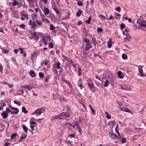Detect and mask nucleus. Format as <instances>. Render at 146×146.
Returning <instances> with one entry per match:
<instances>
[{"label": "nucleus", "mask_w": 146, "mask_h": 146, "mask_svg": "<svg viewBox=\"0 0 146 146\" xmlns=\"http://www.w3.org/2000/svg\"><path fill=\"white\" fill-rule=\"evenodd\" d=\"M87 84L90 89L93 92H94L95 91V87L94 86V84L93 83L91 84L89 82H88Z\"/></svg>", "instance_id": "obj_7"}, {"label": "nucleus", "mask_w": 146, "mask_h": 146, "mask_svg": "<svg viewBox=\"0 0 146 146\" xmlns=\"http://www.w3.org/2000/svg\"><path fill=\"white\" fill-rule=\"evenodd\" d=\"M84 41L85 42V43L87 42V43L88 42H90L89 41V40L87 38H84Z\"/></svg>", "instance_id": "obj_57"}, {"label": "nucleus", "mask_w": 146, "mask_h": 146, "mask_svg": "<svg viewBox=\"0 0 146 146\" xmlns=\"http://www.w3.org/2000/svg\"><path fill=\"white\" fill-rule=\"evenodd\" d=\"M30 127H31V128L33 130H35L34 128L35 127V125H30Z\"/></svg>", "instance_id": "obj_55"}, {"label": "nucleus", "mask_w": 146, "mask_h": 146, "mask_svg": "<svg viewBox=\"0 0 146 146\" xmlns=\"http://www.w3.org/2000/svg\"><path fill=\"white\" fill-rule=\"evenodd\" d=\"M36 22L37 23V24L40 27L42 25V23L41 22L39 21H36Z\"/></svg>", "instance_id": "obj_38"}, {"label": "nucleus", "mask_w": 146, "mask_h": 146, "mask_svg": "<svg viewBox=\"0 0 146 146\" xmlns=\"http://www.w3.org/2000/svg\"><path fill=\"white\" fill-rule=\"evenodd\" d=\"M122 57L123 59H126L127 58V56L125 54H122Z\"/></svg>", "instance_id": "obj_36"}, {"label": "nucleus", "mask_w": 146, "mask_h": 146, "mask_svg": "<svg viewBox=\"0 0 146 146\" xmlns=\"http://www.w3.org/2000/svg\"><path fill=\"white\" fill-rule=\"evenodd\" d=\"M49 47L50 48H52L53 47V45L51 42H50L49 43Z\"/></svg>", "instance_id": "obj_50"}, {"label": "nucleus", "mask_w": 146, "mask_h": 146, "mask_svg": "<svg viewBox=\"0 0 146 146\" xmlns=\"http://www.w3.org/2000/svg\"><path fill=\"white\" fill-rule=\"evenodd\" d=\"M59 119L58 115H55V116H54L52 118V119H51V120H54L57 119Z\"/></svg>", "instance_id": "obj_30"}, {"label": "nucleus", "mask_w": 146, "mask_h": 146, "mask_svg": "<svg viewBox=\"0 0 146 146\" xmlns=\"http://www.w3.org/2000/svg\"><path fill=\"white\" fill-rule=\"evenodd\" d=\"M32 17L33 19H35L36 18V15L35 14H33L32 15Z\"/></svg>", "instance_id": "obj_52"}, {"label": "nucleus", "mask_w": 146, "mask_h": 146, "mask_svg": "<svg viewBox=\"0 0 146 146\" xmlns=\"http://www.w3.org/2000/svg\"><path fill=\"white\" fill-rule=\"evenodd\" d=\"M44 13L45 15H48L49 13V10L47 7H45L44 8Z\"/></svg>", "instance_id": "obj_14"}, {"label": "nucleus", "mask_w": 146, "mask_h": 146, "mask_svg": "<svg viewBox=\"0 0 146 146\" xmlns=\"http://www.w3.org/2000/svg\"><path fill=\"white\" fill-rule=\"evenodd\" d=\"M13 102L15 104L18 105L19 106H20L21 105V103L20 102H18L15 101H14Z\"/></svg>", "instance_id": "obj_47"}, {"label": "nucleus", "mask_w": 146, "mask_h": 146, "mask_svg": "<svg viewBox=\"0 0 146 146\" xmlns=\"http://www.w3.org/2000/svg\"><path fill=\"white\" fill-rule=\"evenodd\" d=\"M30 125H35L36 124V123L34 121H30Z\"/></svg>", "instance_id": "obj_61"}, {"label": "nucleus", "mask_w": 146, "mask_h": 146, "mask_svg": "<svg viewBox=\"0 0 146 146\" xmlns=\"http://www.w3.org/2000/svg\"><path fill=\"white\" fill-rule=\"evenodd\" d=\"M61 79L62 80L63 82L66 83H67L68 82L67 80H65L64 78L63 77L61 78Z\"/></svg>", "instance_id": "obj_60"}, {"label": "nucleus", "mask_w": 146, "mask_h": 146, "mask_svg": "<svg viewBox=\"0 0 146 146\" xmlns=\"http://www.w3.org/2000/svg\"><path fill=\"white\" fill-rule=\"evenodd\" d=\"M131 38V37L130 34L129 33H126L124 39V42H127V41H130Z\"/></svg>", "instance_id": "obj_5"}, {"label": "nucleus", "mask_w": 146, "mask_h": 146, "mask_svg": "<svg viewBox=\"0 0 146 146\" xmlns=\"http://www.w3.org/2000/svg\"><path fill=\"white\" fill-rule=\"evenodd\" d=\"M32 36L34 38V39L36 41H37L39 39L38 35L36 34V32L35 31L32 34Z\"/></svg>", "instance_id": "obj_9"}, {"label": "nucleus", "mask_w": 146, "mask_h": 146, "mask_svg": "<svg viewBox=\"0 0 146 146\" xmlns=\"http://www.w3.org/2000/svg\"><path fill=\"white\" fill-rule=\"evenodd\" d=\"M70 63L72 66H73L74 67H76L75 65L74 64V62L72 60H70Z\"/></svg>", "instance_id": "obj_41"}, {"label": "nucleus", "mask_w": 146, "mask_h": 146, "mask_svg": "<svg viewBox=\"0 0 146 146\" xmlns=\"http://www.w3.org/2000/svg\"><path fill=\"white\" fill-rule=\"evenodd\" d=\"M30 75L32 77H35L36 76V74L35 73V72L33 70H31L29 73Z\"/></svg>", "instance_id": "obj_16"}, {"label": "nucleus", "mask_w": 146, "mask_h": 146, "mask_svg": "<svg viewBox=\"0 0 146 146\" xmlns=\"http://www.w3.org/2000/svg\"><path fill=\"white\" fill-rule=\"evenodd\" d=\"M39 76L41 78H42L44 76V74L43 73L40 72L39 74Z\"/></svg>", "instance_id": "obj_46"}, {"label": "nucleus", "mask_w": 146, "mask_h": 146, "mask_svg": "<svg viewBox=\"0 0 146 146\" xmlns=\"http://www.w3.org/2000/svg\"><path fill=\"white\" fill-rule=\"evenodd\" d=\"M19 112V111H11V114H16L18 113Z\"/></svg>", "instance_id": "obj_45"}, {"label": "nucleus", "mask_w": 146, "mask_h": 146, "mask_svg": "<svg viewBox=\"0 0 146 146\" xmlns=\"http://www.w3.org/2000/svg\"><path fill=\"white\" fill-rule=\"evenodd\" d=\"M1 115L3 118L4 119L6 118L8 115V113L5 111H3Z\"/></svg>", "instance_id": "obj_11"}, {"label": "nucleus", "mask_w": 146, "mask_h": 146, "mask_svg": "<svg viewBox=\"0 0 146 146\" xmlns=\"http://www.w3.org/2000/svg\"><path fill=\"white\" fill-rule=\"evenodd\" d=\"M23 49H24L23 48H19L18 49V51H20V53L21 54H23Z\"/></svg>", "instance_id": "obj_44"}, {"label": "nucleus", "mask_w": 146, "mask_h": 146, "mask_svg": "<svg viewBox=\"0 0 146 146\" xmlns=\"http://www.w3.org/2000/svg\"><path fill=\"white\" fill-rule=\"evenodd\" d=\"M53 10L56 13V14L57 15L59 14L60 13V12L58 10V9L56 8V6H54L53 8Z\"/></svg>", "instance_id": "obj_21"}, {"label": "nucleus", "mask_w": 146, "mask_h": 146, "mask_svg": "<svg viewBox=\"0 0 146 146\" xmlns=\"http://www.w3.org/2000/svg\"><path fill=\"white\" fill-rule=\"evenodd\" d=\"M45 110L44 109L42 108L37 109L35 111L32 113L31 115H34L35 114H36V116L40 115L42 113L44 112Z\"/></svg>", "instance_id": "obj_1"}, {"label": "nucleus", "mask_w": 146, "mask_h": 146, "mask_svg": "<svg viewBox=\"0 0 146 146\" xmlns=\"http://www.w3.org/2000/svg\"><path fill=\"white\" fill-rule=\"evenodd\" d=\"M21 135V136L20 137L21 139L19 140L20 141H21L23 139H25L27 137L26 135L25 134H22Z\"/></svg>", "instance_id": "obj_20"}, {"label": "nucleus", "mask_w": 146, "mask_h": 146, "mask_svg": "<svg viewBox=\"0 0 146 146\" xmlns=\"http://www.w3.org/2000/svg\"><path fill=\"white\" fill-rule=\"evenodd\" d=\"M108 47L109 48H110L112 46V41L111 40H109L108 43Z\"/></svg>", "instance_id": "obj_24"}, {"label": "nucleus", "mask_w": 146, "mask_h": 146, "mask_svg": "<svg viewBox=\"0 0 146 146\" xmlns=\"http://www.w3.org/2000/svg\"><path fill=\"white\" fill-rule=\"evenodd\" d=\"M17 135V133H14L11 136V139H13L14 137H15Z\"/></svg>", "instance_id": "obj_43"}, {"label": "nucleus", "mask_w": 146, "mask_h": 146, "mask_svg": "<svg viewBox=\"0 0 146 146\" xmlns=\"http://www.w3.org/2000/svg\"><path fill=\"white\" fill-rule=\"evenodd\" d=\"M22 111L25 113H28V111L26 110V109L25 107H22Z\"/></svg>", "instance_id": "obj_29"}, {"label": "nucleus", "mask_w": 146, "mask_h": 146, "mask_svg": "<svg viewBox=\"0 0 146 146\" xmlns=\"http://www.w3.org/2000/svg\"><path fill=\"white\" fill-rule=\"evenodd\" d=\"M109 134L112 138L113 139H115L117 137V136L115 134L113 133L112 132H109Z\"/></svg>", "instance_id": "obj_15"}, {"label": "nucleus", "mask_w": 146, "mask_h": 146, "mask_svg": "<svg viewBox=\"0 0 146 146\" xmlns=\"http://www.w3.org/2000/svg\"><path fill=\"white\" fill-rule=\"evenodd\" d=\"M22 127L23 129V130H24L26 133V134L27 133V131H28V129L27 128L26 125L23 124L22 125Z\"/></svg>", "instance_id": "obj_18"}, {"label": "nucleus", "mask_w": 146, "mask_h": 146, "mask_svg": "<svg viewBox=\"0 0 146 146\" xmlns=\"http://www.w3.org/2000/svg\"><path fill=\"white\" fill-rule=\"evenodd\" d=\"M36 22H33L32 23L31 20H30L29 21V25L31 26V29H34L37 27V25L36 24Z\"/></svg>", "instance_id": "obj_4"}, {"label": "nucleus", "mask_w": 146, "mask_h": 146, "mask_svg": "<svg viewBox=\"0 0 146 146\" xmlns=\"http://www.w3.org/2000/svg\"><path fill=\"white\" fill-rule=\"evenodd\" d=\"M78 5L79 6H82L83 3L82 2H78Z\"/></svg>", "instance_id": "obj_54"}, {"label": "nucleus", "mask_w": 146, "mask_h": 146, "mask_svg": "<svg viewBox=\"0 0 146 146\" xmlns=\"http://www.w3.org/2000/svg\"><path fill=\"white\" fill-rule=\"evenodd\" d=\"M122 74V72L120 71H119L118 72V75L119 78H123L122 76L121 75Z\"/></svg>", "instance_id": "obj_28"}, {"label": "nucleus", "mask_w": 146, "mask_h": 146, "mask_svg": "<svg viewBox=\"0 0 146 146\" xmlns=\"http://www.w3.org/2000/svg\"><path fill=\"white\" fill-rule=\"evenodd\" d=\"M115 10L117 12H119L121 10V9L120 7H117L116 8Z\"/></svg>", "instance_id": "obj_49"}, {"label": "nucleus", "mask_w": 146, "mask_h": 146, "mask_svg": "<svg viewBox=\"0 0 146 146\" xmlns=\"http://www.w3.org/2000/svg\"><path fill=\"white\" fill-rule=\"evenodd\" d=\"M138 71L139 73L138 74V75L141 77H144L145 76V75L143 74V70L141 68L139 67L138 68Z\"/></svg>", "instance_id": "obj_8"}, {"label": "nucleus", "mask_w": 146, "mask_h": 146, "mask_svg": "<svg viewBox=\"0 0 146 146\" xmlns=\"http://www.w3.org/2000/svg\"><path fill=\"white\" fill-rule=\"evenodd\" d=\"M92 42L93 44L96 46V44H97V42L96 41V38L94 37H92Z\"/></svg>", "instance_id": "obj_19"}, {"label": "nucleus", "mask_w": 146, "mask_h": 146, "mask_svg": "<svg viewBox=\"0 0 146 146\" xmlns=\"http://www.w3.org/2000/svg\"><path fill=\"white\" fill-rule=\"evenodd\" d=\"M108 80V81L109 82V83L110 84H112L113 83V79L111 78H109Z\"/></svg>", "instance_id": "obj_35"}, {"label": "nucleus", "mask_w": 146, "mask_h": 146, "mask_svg": "<svg viewBox=\"0 0 146 146\" xmlns=\"http://www.w3.org/2000/svg\"><path fill=\"white\" fill-rule=\"evenodd\" d=\"M6 112L8 113H10L11 112V111L8 108H7L6 109Z\"/></svg>", "instance_id": "obj_48"}, {"label": "nucleus", "mask_w": 146, "mask_h": 146, "mask_svg": "<svg viewBox=\"0 0 146 146\" xmlns=\"http://www.w3.org/2000/svg\"><path fill=\"white\" fill-rule=\"evenodd\" d=\"M103 29L102 28H98L97 29V32L98 33H101L102 32Z\"/></svg>", "instance_id": "obj_42"}, {"label": "nucleus", "mask_w": 146, "mask_h": 146, "mask_svg": "<svg viewBox=\"0 0 146 146\" xmlns=\"http://www.w3.org/2000/svg\"><path fill=\"white\" fill-rule=\"evenodd\" d=\"M60 64L59 62H58L56 64L57 68L58 69H59L60 68Z\"/></svg>", "instance_id": "obj_40"}, {"label": "nucleus", "mask_w": 146, "mask_h": 146, "mask_svg": "<svg viewBox=\"0 0 146 146\" xmlns=\"http://www.w3.org/2000/svg\"><path fill=\"white\" fill-rule=\"evenodd\" d=\"M42 21L43 22H46L47 23H48L49 22H50L49 21L48 19H44L43 18H42Z\"/></svg>", "instance_id": "obj_32"}, {"label": "nucleus", "mask_w": 146, "mask_h": 146, "mask_svg": "<svg viewBox=\"0 0 146 146\" xmlns=\"http://www.w3.org/2000/svg\"><path fill=\"white\" fill-rule=\"evenodd\" d=\"M59 119H62L66 117H69L70 116L69 114H66L65 113L63 112L60 113L58 115Z\"/></svg>", "instance_id": "obj_3"}, {"label": "nucleus", "mask_w": 146, "mask_h": 146, "mask_svg": "<svg viewBox=\"0 0 146 146\" xmlns=\"http://www.w3.org/2000/svg\"><path fill=\"white\" fill-rule=\"evenodd\" d=\"M14 2L12 3V5L13 6H15L16 5H21V4L19 3L18 2H17L16 0H13Z\"/></svg>", "instance_id": "obj_17"}, {"label": "nucleus", "mask_w": 146, "mask_h": 146, "mask_svg": "<svg viewBox=\"0 0 146 146\" xmlns=\"http://www.w3.org/2000/svg\"><path fill=\"white\" fill-rule=\"evenodd\" d=\"M125 112L132 113L131 111L128 109H125Z\"/></svg>", "instance_id": "obj_59"}, {"label": "nucleus", "mask_w": 146, "mask_h": 146, "mask_svg": "<svg viewBox=\"0 0 146 146\" xmlns=\"http://www.w3.org/2000/svg\"><path fill=\"white\" fill-rule=\"evenodd\" d=\"M9 106L10 108L13 110H15L16 111H19L18 109L16 108L13 107L11 105H10Z\"/></svg>", "instance_id": "obj_26"}, {"label": "nucleus", "mask_w": 146, "mask_h": 146, "mask_svg": "<svg viewBox=\"0 0 146 146\" xmlns=\"http://www.w3.org/2000/svg\"><path fill=\"white\" fill-rule=\"evenodd\" d=\"M82 13V11L81 10L78 11L76 13V16L77 17H80Z\"/></svg>", "instance_id": "obj_23"}, {"label": "nucleus", "mask_w": 146, "mask_h": 146, "mask_svg": "<svg viewBox=\"0 0 146 146\" xmlns=\"http://www.w3.org/2000/svg\"><path fill=\"white\" fill-rule=\"evenodd\" d=\"M91 19L92 17H89L88 18V20H87L86 21V23L88 24H90Z\"/></svg>", "instance_id": "obj_31"}, {"label": "nucleus", "mask_w": 146, "mask_h": 146, "mask_svg": "<svg viewBox=\"0 0 146 146\" xmlns=\"http://www.w3.org/2000/svg\"><path fill=\"white\" fill-rule=\"evenodd\" d=\"M125 27V25L123 23H122L121 24L120 27L122 29H123Z\"/></svg>", "instance_id": "obj_51"}, {"label": "nucleus", "mask_w": 146, "mask_h": 146, "mask_svg": "<svg viewBox=\"0 0 146 146\" xmlns=\"http://www.w3.org/2000/svg\"><path fill=\"white\" fill-rule=\"evenodd\" d=\"M126 140V139L125 138H123L122 140L121 141V142L122 143H124L125 142Z\"/></svg>", "instance_id": "obj_62"}, {"label": "nucleus", "mask_w": 146, "mask_h": 146, "mask_svg": "<svg viewBox=\"0 0 146 146\" xmlns=\"http://www.w3.org/2000/svg\"><path fill=\"white\" fill-rule=\"evenodd\" d=\"M125 109L126 108H120L121 110L124 111H125Z\"/></svg>", "instance_id": "obj_63"}, {"label": "nucleus", "mask_w": 146, "mask_h": 146, "mask_svg": "<svg viewBox=\"0 0 146 146\" xmlns=\"http://www.w3.org/2000/svg\"><path fill=\"white\" fill-rule=\"evenodd\" d=\"M21 88H25L27 89L30 90L31 89L33 88L30 86L29 85H22L21 86Z\"/></svg>", "instance_id": "obj_12"}, {"label": "nucleus", "mask_w": 146, "mask_h": 146, "mask_svg": "<svg viewBox=\"0 0 146 146\" xmlns=\"http://www.w3.org/2000/svg\"><path fill=\"white\" fill-rule=\"evenodd\" d=\"M106 117L107 119H110L111 118L110 115L108 113H107V114Z\"/></svg>", "instance_id": "obj_58"}, {"label": "nucleus", "mask_w": 146, "mask_h": 146, "mask_svg": "<svg viewBox=\"0 0 146 146\" xmlns=\"http://www.w3.org/2000/svg\"><path fill=\"white\" fill-rule=\"evenodd\" d=\"M99 17L101 19L105 20L106 19V17L104 15H99Z\"/></svg>", "instance_id": "obj_27"}, {"label": "nucleus", "mask_w": 146, "mask_h": 146, "mask_svg": "<svg viewBox=\"0 0 146 146\" xmlns=\"http://www.w3.org/2000/svg\"><path fill=\"white\" fill-rule=\"evenodd\" d=\"M120 86L121 87V89L123 90H130V88L125 85H120Z\"/></svg>", "instance_id": "obj_10"}, {"label": "nucleus", "mask_w": 146, "mask_h": 146, "mask_svg": "<svg viewBox=\"0 0 146 146\" xmlns=\"http://www.w3.org/2000/svg\"><path fill=\"white\" fill-rule=\"evenodd\" d=\"M92 48V46L91 45V43L90 42H88L86 44V50L88 51L90 49Z\"/></svg>", "instance_id": "obj_13"}, {"label": "nucleus", "mask_w": 146, "mask_h": 146, "mask_svg": "<svg viewBox=\"0 0 146 146\" xmlns=\"http://www.w3.org/2000/svg\"><path fill=\"white\" fill-rule=\"evenodd\" d=\"M116 17L115 18L118 19H120V16H121V15L119 14H118L117 13H115Z\"/></svg>", "instance_id": "obj_25"}, {"label": "nucleus", "mask_w": 146, "mask_h": 146, "mask_svg": "<svg viewBox=\"0 0 146 146\" xmlns=\"http://www.w3.org/2000/svg\"><path fill=\"white\" fill-rule=\"evenodd\" d=\"M81 68H78V75L79 76H80L81 74Z\"/></svg>", "instance_id": "obj_53"}, {"label": "nucleus", "mask_w": 146, "mask_h": 146, "mask_svg": "<svg viewBox=\"0 0 146 146\" xmlns=\"http://www.w3.org/2000/svg\"><path fill=\"white\" fill-rule=\"evenodd\" d=\"M50 28L51 30H53L55 29V27L53 25L50 24Z\"/></svg>", "instance_id": "obj_34"}, {"label": "nucleus", "mask_w": 146, "mask_h": 146, "mask_svg": "<svg viewBox=\"0 0 146 146\" xmlns=\"http://www.w3.org/2000/svg\"><path fill=\"white\" fill-rule=\"evenodd\" d=\"M60 100L61 102L63 103L66 102L67 101V100L63 97H61L60 99Z\"/></svg>", "instance_id": "obj_22"}, {"label": "nucleus", "mask_w": 146, "mask_h": 146, "mask_svg": "<svg viewBox=\"0 0 146 146\" xmlns=\"http://www.w3.org/2000/svg\"><path fill=\"white\" fill-rule=\"evenodd\" d=\"M2 52L6 54L8 53L9 52V50H8L5 49H2Z\"/></svg>", "instance_id": "obj_39"}, {"label": "nucleus", "mask_w": 146, "mask_h": 146, "mask_svg": "<svg viewBox=\"0 0 146 146\" xmlns=\"http://www.w3.org/2000/svg\"><path fill=\"white\" fill-rule=\"evenodd\" d=\"M137 23L143 27H146V21L141 19H137Z\"/></svg>", "instance_id": "obj_2"}, {"label": "nucleus", "mask_w": 146, "mask_h": 146, "mask_svg": "<svg viewBox=\"0 0 146 146\" xmlns=\"http://www.w3.org/2000/svg\"><path fill=\"white\" fill-rule=\"evenodd\" d=\"M118 125H117V126L115 128V130L116 132L118 134V135L120 136H121V135L120 134V133H119V132L118 131V130H117V128Z\"/></svg>", "instance_id": "obj_56"}, {"label": "nucleus", "mask_w": 146, "mask_h": 146, "mask_svg": "<svg viewBox=\"0 0 146 146\" xmlns=\"http://www.w3.org/2000/svg\"><path fill=\"white\" fill-rule=\"evenodd\" d=\"M75 124L77 127V129L80 133V135H81L82 133V130L80 125L79 124V123L78 122H76L75 123Z\"/></svg>", "instance_id": "obj_6"}, {"label": "nucleus", "mask_w": 146, "mask_h": 146, "mask_svg": "<svg viewBox=\"0 0 146 146\" xmlns=\"http://www.w3.org/2000/svg\"><path fill=\"white\" fill-rule=\"evenodd\" d=\"M48 62V61L46 60V59H45L44 61L43 62V63L44 64V65L46 66Z\"/></svg>", "instance_id": "obj_37"}, {"label": "nucleus", "mask_w": 146, "mask_h": 146, "mask_svg": "<svg viewBox=\"0 0 146 146\" xmlns=\"http://www.w3.org/2000/svg\"><path fill=\"white\" fill-rule=\"evenodd\" d=\"M14 52L15 54H17L18 53V50L17 49H14Z\"/></svg>", "instance_id": "obj_64"}, {"label": "nucleus", "mask_w": 146, "mask_h": 146, "mask_svg": "<svg viewBox=\"0 0 146 146\" xmlns=\"http://www.w3.org/2000/svg\"><path fill=\"white\" fill-rule=\"evenodd\" d=\"M109 82L108 81V80H106V81L105 82L104 84V86L106 87H107L108 86L109 84Z\"/></svg>", "instance_id": "obj_33"}]
</instances>
